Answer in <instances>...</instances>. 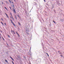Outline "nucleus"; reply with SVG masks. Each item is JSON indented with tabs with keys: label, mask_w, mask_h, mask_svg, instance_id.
I'll return each instance as SVG.
<instances>
[{
	"label": "nucleus",
	"mask_w": 64,
	"mask_h": 64,
	"mask_svg": "<svg viewBox=\"0 0 64 64\" xmlns=\"http://www.w3.org/2000/svg\"><path fill=\"white\" fill-rule=\"evenodd\" d=\"M12 11L14 12V13H16V11H15V10L14 8L13 9Z\"/></svg>",
	"instance_id": "1"
},
{
	"label": "nucleus",
	"mask_w": 64,
	"mask_h": 64,
	"mask_svg": "<svg viewBox=\"0 0 64 64\" xmlns=\"http://www.w3.org/2000/svg\"><path fill=\"white\" fill-rule=\"evenodd\" d=\"M56 2L57 4H59V2H58V1L56 0Z\"/></svg>",
	"instance_id": "2"
},
{
	"label": "nucleus",
	"mask_w": 64,
	"mask_h": 64,
	"mask_svg": "<svg viewBox=\"0 0 64 64\" xmlns=\"http://www.w3.org/2000/svg\"><path fill=\"white\" fill-rule=\"evenodd\" d=\"M54 5H53L52 6V9H53V8H54Z\"/></svg>",
	"instance_id": "3"
},
{
	"label": "nucleus",
	"mask_w": 64,
	"mask_h": 64,
	"mask_svg": "<svg viewBox=\"0 0 64 64\" xmlns=\"http://www.w3.org/2000/svg\"><path fill=\"white\" fill-rule=\"evenodd\" d=\"M5 14L6 15L7 17L8 18V16L7 15V14H6L5 13Z\"/></svg>",
	"instance_id": "4"
},
{
	"label": "nucleus",
	"mask_w": 64,
	"mask_h": 64,
	"mask_svg": "<svg viewBox=\"0 0 64 64\" xmlns=\"http://www.w3.org/2000/svg\"><path fill=\"white\" fill-rule=\"evenodd\" d=\"M17 16H18V17L19 18H20V16H19V15L18 14H17Z\"/></svg>",
	"instance_id": "5"
},
{
	"label": "nucleus",
	"mask_w": 64,
	"mask_h": 64,
	"mask_svg": "<svg viewBox=\"0 0 64 64\" xmlns=\"http://www.w3.org/2000/svg\"><path fill=\"white\" fill-rule=\"evenodd\" d=\"M18 24H19V25H21V24H20V22H18Z\"/></svg>",
	"instance_id": "6"
},
{
	"label": "nucleus",
	"mask_w": 64,
	"mask_h": 64,
	"mask_svg": "<svg viewBox=\"0 0 64 64\" xmlns=\"http://www.w3.org/2000/svg\"><path fill=\"white\" fill-rule=\"evenodd\" d=\"M5 61L7 62V63H8V61H7V60H5Z\"/></svg>",
	"instance_id": "7"
},
{
	"label": "nucleus",
	"mask_w": 64,
	"mask_h": 64,
	"mask_svg": "<svg viewBox=\"0 0 64 64\" xmlns=\"http://www.w3.org/2000/svg\"><path fill=\"white\" fill-rule=\"evenodd\" d=\"M8 37H9V38H10V36L8 34Z\"/></svg>",
	"instance_id": "8"
},
{
	"label": "nucleus",
	"mask_w": 64,
	"mask_h": 64,
	"mask_svg": "<svg viewBox=\"0 0 64 64\" xmlns=\"http://www.w3.org/2000/svg\"><path fill=\"white\" fill-rule=\"evenodd\" d=\"M4 8L7 10H8L7 8H6V7H4Z\"/></svg>",
	"instance_id": "9"
},
{
	"label": "nucleus",
	"mask_w": 64,
	"mask_h": 64,
	"mask_svg": "<svg viewBox=\"0 0 64 64\" xmlns=\"http://www.w3.org/2000/svg\"><path fill=\"white\" fill-rule=\"evenodd\" d=\"M58 53H59V54H62L61 53V52H58Z\"/></svg>",
	"instance_id": "10"
},
{
	"label": "nucleus",
	"mask_w": 64,
	"mask_h": 64,
	"mask_svg": "<svg viewBox=\"0 0 64 64\" xmlns=\"http://www.w3.org/2000/svg\"><path fill=\"white\" fill-rule=\"evenodd\" d=\"M2 38L3 40H4V38H3V37L2 36Z\"/></svg>",
	"instance_id": "11"
},
{
	"label": "nucleus",
	"mask_w": 64,
	"mask_h": 64,
	"mask_svg": "<svg viewBox=\"0 0 64 64\" xmlns=\"http://www.w3.org/2000/svg\"><path fill=\"white\" fill-rule=\"evenodd\" d=\"M15 16L16 19H17V17H16V15H15Z\"/></svg>",
	"instance_id": "12"
},
{
	"label": "nucleus",
	"mask_w": 64,
	"mask_h": 64,
	"mask_svg": "<svg viewBox=\"0 0 64 64\" xmlns=\"http://www.w3.org/2000/svg\"><path fill=\"white\" fill-rule=\"evenodd\" d=\"M9 0V2H10V3H12L10 1V0Z\"/></svg>",
	"instance_id": "13"
},
{
	"label": "nucleus",
	"mask_w": 64,
	"mask_h": 64,
	"mask_svg": "<svg viewBox=\"0 0 64 64\" xmlns=\"http://www.w3.org/2000/svg\"><path fill=\"white\" fill-rule=\"evenodd\" d=\"M18 37H20V35H19V34H18Z\"/></svg>",
	"instance_id": "14"
},
{
	"label": "nucleus",
	"mask_w": 64,
	"mask_h": 64,
	"mask_svg": "<svg viewBox=\"0 0 64 64\" xmlns=\"http://www.w3.org/2000/svg\"><path fill=\"white\" fill-rule=\"evenodd\" d=\"M46 54H47L48 57H49V55H48V54L47 53H46Z\"/></svg>",
	"instance_id": "15"
},
{
	"label": "nucleus",
	"mask_w": 64,
	"mask_h": 64,
	"mask_svg": "<svg viewBox=\"0 0 64 64\" xmlns=\"http://www.w3.org/2000/svg\"><path fill=\"white\" fill-rule=\"evenodd\" d=\"M1 20H2V21H3L4 20L3 19V18H1Z\"/></svg>",
	"instance_id": "16"
},
{
	"label": "nucleus",
	"mask_w": 64,
	"mask_h": 64,
	"mask_svg": "<svg viewBox=\"0 0 64 64\" xmlns=\"http://www.w3.org/2000/svg\"><path fill=\"white\" fill-rule=\"evenodd\" d=\"M53 22H54V23H55H55H55V21H53Z\"/></svg>",
	"instance_id": "17"
},
{
	"label": "nucleus",
	"mask_w": 64,
	"mask_h": 64,
	"mask_svg": "<svg viewBox=\"0 0 64 64\" xmlns=\"http://www.w3.org/2000/svg\"><path fill=\"white\" fill-rule=\"evenodd\" d=\"M1 23H2V24L3 25V23H2V22H1Z\"/></svg>",
	"instance_id": "18"
},
{
	"label": "nucleus",
	"mask_w": 64,
	"mask_h": 64,
	"mask_svg": "<svg viewBox=\"0 0 64 64\" xmlns=\"http://www.w3.org/2000/svg\"><path fill=\"white\" fill-rule=\"evenodd\" d=\"M11 32L12 33H13V31H12V30H11Z\"/></svg>",
	"instance_id": "19"
},
{
	"label": "nucleus",
	"mask_w": 64,
	"mask_h": 64,
	"mask_svg": "<svg viewBox=\"0 0 64 64\" xmlns=\"http://www.w3.org/2000/svg\"><path fill=\"white\" fill-rule=\"evenodd\" d=\"M16 33L17 34V35H18V33L17 32H16Z\"/></svg>",
	"instance_id": "20"
},
{
	"label": "nucleus",
	"mask_w": 64,
	"mask_h": 64,
	"mask_svg": "<svg viewBox=\"0 0 64 64\" xmlns=\"http://www.w3.org/2000/svg\"><path fill=\"white\" fill-rule=\"evenodd\" d=\"M35 3H36V5L37 6V4H36V2H35Z\"/></svg>",
	"instance_id": "21"
},
{
	"label": "nucleus",
	"mask_w": 64,
	"mask_h": 64,
	"mask_svg": "<svg viewBox=\"0 0 64 64\" xmlns=\"http://www.w3.org/2000/svg\"><path fill=\"white\" fill-rule=\"evenodd\" d=\"M12 6H13V7H14V4H13L12 5Z\"/></svg>",
	"instance_id": "22"
},
{
	"label": "nucleus",
	"mask_w": 64,
	"mask_h": 64,
	"mask_svg": "<svg viewBox=\"0 0 64 64\" xmlns=\"http://www.w3.org/2000/svg\"><path fill=\"white\" fill-rule=\"evenodd\" d=\"M10 9H11V7H10Z\"/></svg>",
	"instance_id": "23"
},
{
	"label": "nucleus",
	"mask_w": 64,
	"mask_h": 64,
	"mask_svg": "<svg viewBox=\"0 0 64 64\" xmlns=\"http://www.w3.org/2000/svg\"><path fill=\"white\" fill-rule=\"evenodd\" d=\"M12 60H13V61H14V59L13 58L12 59Z\"/></svg>",
	"instance_id": "24"
},
{
	"label": "nucleus",
	"mask_w": 64,
	"mask_h": 64,
	"mask_svg": "<svg viewBox=\"0 0 64 64\" xmlns=\"http://www.w3.org/2000/svg\"><path fill=\"white\" fill-rule=\"evenodd\" d=\"M52 32H54V30H52Z\"/></svg>",
	"instance_id": "25"
},
{
	"label": "nucleus",
	"mask_w": 64,
	"mask_h": 64,
	"mask_svg": "<svg viewBox=\"0 0 64 64\" xmlns=\"http://www.w3.org/2000/svg\"><path fill=\"white\" fill-rule=\"evenodd\" d=\"M26 33H27V34H28V35H29V33H28L27 32H26Z\"/></svg>",
	"instance_id": "26"
},
{
	"label": "nucleus",
	"mask_w": 64,
	"mask_h": 64,
	"mask_svg": "<svg viewBox=\"0 0 64 64\" xmlns=\"http://www.w3.org/2000/svg\"><path fill=\"white\" fill-rule=\"evenodd\" d=\"M13 25H14V26H15V25L14 24Z\"/></svg>",
	"instance_id": "27"
},
{
	"label": "nucleus",
	"mask_w": 64,
	"mask_h": 64,
	"mask_svg": "<svg viewBox=\"0 0 64 64\" xmlns=\"http://www.w3.org/2000/svg\"><path fill=\"white\" fill-rule=\"evenodd\" d=\"M10 58H11V59L12 58V57H11L10 56Z\"/></svg>",
	"instance_id": "28"
},
{
	"label": "nucleus",
	"mask_w": 64,
	"mask_h": 64,
	"mask_svg": "<svg viewBox=\"0 0 64 64\" xmlns=\"http://www.w3.org/2000/svg\"><path fill=\"white\" fill-rule=\"evenodd\" d=\"M12 24H13V25H14V24L13 22H12Z\"/></svg>",
	"instance_id": "29"
},
{
	"label": "nucleus",
	"mask_w": 64,
	"mask_h": 64,
	"mask_svg": "<svg viewBox=\"0 0 64 64\" xmlns=\"http://www.w3.org/2000/svg\"><path fill=\"white\" fill-rule=\"evenodd\" d=\"M10 14L11 15V16H12V14H11V13H10Z\"/></svg>",
	"instance_id": "30"
},
{
	"label": "nucleus",
	"mask_w": 64,
	"mask_h": 64,
	"mask_svg": "<svg viewBox=\"0 0 64 64\" xmlns=\"http://www.w3.org/2000/svg\"><path fill=\"white\" fill-rule=\"evenodd\" d=\"M6 44L7 45H8V44H7V43H6Z\"/></svg>",
	"instance_id": "31"
},
{
	"label": "nucleus",
	"mask_w": 64,
	"mask_h": 64,
	"mask_svg": "<svg viewBox=\"0 0 64 64\" xmlns=\"http://www.w3.org/2000/svg\"><path fill=\"white\" fill-rule=\"evenodd\" d=\"M44 0V2H46V1H45V0Z\"/></svg>",
	"instance_id": "32"
},
{
	"label": "nucleus",
	"mask_w": 64,
	"mask_h": 64,
	"mask_svg": "<svg viewBox=\"0 0 64 64\" xmlns=\"http://www.w3.org/2000/svg\"><path fill=\"white\" fill-rule=\"evenodd\" d=\"M12 3L13 4H14V3L13 2H12Z\"/></svg>",
	"instance_id": "33"
},
{
	"label": "nucleus",
	"mask_w": 64,
	"mask_h": 64,
	"mask_svg": "<svg viewBox=\"0 0 64 64\" xmlns=\"http://www.w3.org/2000/svg\"><path fill=\"white\" fill-rule=\"evenodd\" d=\"M11 22L12 23H13V22H12V21H11Z\"/></svg>",
	"instance_id": "34"
},
{
	"label": "nucleus",
	"mask_w": 64,
	"mask_h": 64,
	"mask_svg": "<svg viewBox=\"0 0 64 64\" xmlns=\"http://www.w3.org/2000/svg\"><path fill=\"white\" fill-rule=\"evenodd\" d=\"M12 19H13V20H14V18H13V17H12Z\"/></svg>",
	"instance_id": "35"
},
{
	"label": "nucleus",
	"mask_w": 64,
	"mask_h": 64,
	"mask_svg": "<svg viewBox=\"0 0 64 64\" xmlns=\"http://www.w3.org/2000/svg\"><path fill=\"white\" fill-rule=\"evenodd\" d=\"M14 34H15V32H14Z\"/></svg>",
	"instance_id": "36"
},
{
	"label": "nucleus",
	"mask_w": 64,
	"mask_h": 64,
	"mask_svg": "<svg viewBox=\"0 0 64 64\" xmlns=\"http://www.w3.org/2000/svg\"><path fill=\"white\" fill-rule=\"evenodd\" d=\"M13 32H14V30H13V31H12Z\"/></svg>",
	"instance_id": "37"
},
{
	"label": "nucleus",
	"mask_w": 64,
	"mask_h": 64,
	"mask_svg": "<svg viewBox=\"0 0 64 64\" xmlns=\"http://www.w3.org/2000/svg\"><path fill=\"white\" fill-rule=\"evenodd\" d=\"M60 56H61L62 57H63V56L60 55Z\"/></svg>",
	"instance_id": "38"
},
{
	"label": "nucleus",
	"mask_w": 64,
	"mask_h": 64,
	"mask_svg": "<svg viewBox=\"0 0 64 64\" xmlns=\"http://www.w3.org/2000/svg\"><path fill=\"white\" fill-rule=\"evenodd\" d=\"M0 39H1V36H0Z\"/></svg>",
	"instance_id": "39"
},
{
	"label": "nucleus",
	"mask_w": 64,
	"mask_h": 64,
	"mask_svg": "<svg viewBox=\"0 0 64 64\" xmlns=\"http://www.w3.org/2000/svg\"><path fill=\"white\" fill-rule=\"evenodd\" d=\"M11 20V22L12 21V20Z\"/></svg>",
	"instance_id": "40"
},
{
	"label": "nucleus",
	"mask_w": 64,
	"mask_h": 64,
	"mask_svg": "<svg viewBox=\"0 0 64 64\" xmlns=\"http://www.w3.org/2000/svg\"><path fill=\"white\" fill-rule=\"evenodd\" d=\"M58 53H59L60 52L59 51H58Z\"/></svg>",
	"instance_id": "41"
},
{
	"label": "nucleus",
	"mask_w": 64,
	"mask_h": 64,
	"mask_svg": "<svg viewBox=\"0 0 64 64\" xmlns=\"http://www.w3.org/2000/svg\"><path fill=\"white\" fill-rule=\"evenodd\" d=\"M2 4H3V3L2 2Z\"/></svg>",
	"instance_id": "42"
},
{
	"label": "nucleus",
	"mask_w": 64,
	"mask_h": 64,
	"mask_svg": "<svg viewBox=\"0 0 64 64\" xmlns=\"http://www.w3.org/2000/svg\"><path fill=\"white\" fill-rule=\"evenodd\" d=\"M5 25H6V23H5Z\"/></svg>",
	"instance_id": "43"
},
{
	"label": "nucleus",
	"mask_w": 64,
	"mask_h": 64,
	"mask_svg": "<svg viewBox=\"0 0 64 64\" xmlns=\"http://www.w3.org/2000/svg\"><path fill=\"white\" fill-rule=\"evenodd\" d=\"M14 1L15 2H16V1L15 0H14Z\"/></svg>",
	"instance_id": "44"
},
{
	"label": "nucleus",
	"mask_w": 64,
	"mask_h": 64,
	"mask_svg": "<svg viewBox=\"0 0 64 64\" xmlns=\"http://www.w3.org/2000/svg\"><path fill=\"white\" fill-rule=\"evenodd\" d=\"M10 18H12V17H10Z\"/></svg>",
	"instance_id": "45"
},
{
	"label": "nucleus",
	"mask_w": 64,
	"mask_h": 64,
	"mask_svg": "<svg viewBox=\"0 0 64 64\" xmlns=\"http://www.w3.org/2000/svg\"><path fill=\"white\" fill-rule=\"evenodd\" d=\"M0 31L1 32H2V31H1V30H0Z\"/></svg>",
	"instance_id": "46"
},
{
	"label": "nucleus",
	"mask_w": 64,
	"mask_h": 64,
	"mask_svg": "<svg viewBox=\"0 0 64 64\" xmlns=\"http://www.w3.org/2000/svg\"><path fill=\"white\" fill-rule=\"evenodd\" d=\"M30 64H31V63H30Z\"/></svg>",
	"instance_id": "47"
},
{
	"label": "nucleus",
	"mask_w": 64,
	"mask_h": 64,
	"mask_svg": "<svg viewBox=\"0 0 64 64\" xmlns=\"http://www.w3.org/2000/svg\"><path fill=\"white\" fill-rule=\"evenodd\" d=\"M11 59H13V58H12Z\"/></svg>",
	"instance_id": "48"
},
{
	"label": "nucleus",
	"mask_w": 64,
	"mask_h": 64,
	"mask_svg": "<svg viewBox=\"0 0 64 64\" xmlns=\"http://www.w3.org/2000/svg\"><path fill=\"white\" fill-rule=\"evenodd\" d=\"M6 2V3H7V2Z\"/></svg>",
	"instance_id": "49"
},
{
	"label": "nucleus",
	"mask_w": 64,
	"mask_h": 64,
	"mask_svg": "<svg viewBox=\"0 0 64 64\" xmlns=\"http://www.w3.org/2000/svg\"><path fill=\"white\" fill-rule=\"evenodd\" d=\"M50 25H51V24H50Z\"/></svg>",
	"instance_id": "50"
},
{
	"label": "nucleus",
	"mask_w": 64,
	"mask_h": 64,
	"mask_svg": "<svg viewBox=\"0 0 64 64\" xmlns=\"http://www.w3.org/2000/svg\"><path fill=\"white\" fill-rule=\"evenodd\" d=\"M0 35H1V34H0Z\"/></svg>",
	"instance_id": "51"
},
{
	"label": "nucleus",
	"mask_w": 64,
	"mask_h": 64,
	"mask_svg": "<svg viewBox=\"0 0 64 64\" xmlns=\"http://www.w3.org/2000/svg\"><path fill=\"white\" fill-rule=\"evenodd\" d=\"M0 63H1V62H0Z\"/></svg>",
	"instance_id": "52"
}]
</instances>
